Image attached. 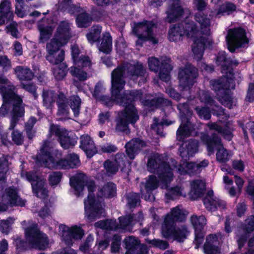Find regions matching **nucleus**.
I'll use <instances>...</instances> for the list:
<instances>
[{
	"label": "nucleus",
	"mask_w": 254,
	"mask_h": 254,
	"mask_svg": "<svg viewBox=\"0 0 254 254\" xmlns=\"http://www.w3.org/2000/svg\"><path fill=\"white\" fill-rule=\"evenodd\" d=\"M119 68L114 70L112 73L113 97L115 102L120 105L125 107L124 112L119 115L115 129L118 132L128 131V125L129 123L134 124L138 120L136 110L132 104V101L139 100L144 105L150 107L157 108L159 106L166 107L169 110L172 109L171 103L162 97L151 98L149 95H143L141 91L133 90L126 91L123 94H120L121 90L125 85V82L118 76V71Z\"/></svg>",
	"instance_id": "1"
},
{
	"label": "nucleus",
	"mask_w": 254,
	"mask_h": 254,
	"mask_svg": "<svg viewBox=\"0 0 254 254\" xmlns=\"http://www.w3.org/2000/svg\"><path fill=\"white\" fill-rule=\"evenodd\" d=\"M216 63L220 65L223 71L229 70V74L224 76L218 80H212L210 81L211 88L216 93L217 99L224 105L229 108H232L235 105L228 90L234 89L235 83L233 74L230 68L232 62L228 59L224 52H221L216 58Z\"/></svg>",
	"instance_id": "2"
},
{
	"label": "nucleus",
	"mask_w": 254,
	"mask_h": 254,
	"mask_svg": "<svg viewBox=\"0 0 254 254\" xmlns=\"http://www.w3.org/2000/svg\"><path fill=\"white\" fill-rule=\"evenodd\" d=\"M70 184L73 188L77 195H79L85 186L88 190V195L87 199L84 200V209L85 216L87 219L92 221L95 218L100 216L104 212L102 201L96 200L92 192L95 189V183L91 180H88L87 177L80 173L70 179Z\"/></svg>",
	"instance_id": "3"
},
{
	"label": "nucleus",
	"mask_w": 254,
	"mask_h": 254,
	"mask_svg": "<svg viewBox=\"0 0 254 254\" xmlns=\"http://www.w3.org/2000/svg\"><path fill=\"white\" fill-rule=\"evenodd\" d=\"M61 154L54 149L51 143L45 141L37 155L38 161L44 166L49 168L68 169L80 165L79 157L75 154H68L65 159H60Z\"/></svg>",
	"instance_id": "4"
},
{
	"label": "nucleus",
	"mask_w": 254,
	"mask_h": 254,
	"mask_svg": "<svg viewBox=\"0 0 254 254\" xmlns=\"http://www.w3.org/2000/svg\"><path fill=\"white\" fill-rule=\"evenodd\" d=\"M167 158L157 153L152 154L148 158L147 170L152 173L158 174L161 183V188L166 189L173 178V171L178 172V165L176 161L171 158L167 163Z\"/></svg>",
	"instance_id": "5"
},
{
	"label": "nucleus",
	"mask_w": 254,
	"mask_h": 254,
	"mask_svg": "<svg viewBox=\"0 0 254 254\" xmlns=\"http://www.w3.org/2000/svg\"><path fill=\"white\" fill-rule=\"evenodd\" d=\"M119 68V71H118V76L122 74L121 78L125 82L124 80L125 77H128L133 80L136 79L138 77L144 76L145 73V69L144 68L142 64L141 63H127L123 66H118L114 70ZM113 72H112V73ZM111 79H112V74H111ZM112 90H113V86H112ZM104 90L103 85L101 83H98L95 87L93 93V96L97 99H99L100 100L104 102L106 104L109 106L111 105V102L112 101L115 102L114 98L113 97V91H112V99L106 96H102L101 94Z\"/></svg>",
	"instance_id": "6"
},
{
	"label": "nucleus",
	"mask_w": 254,
	"mask_h": 254,
	"mask_svg": "<svg viewBox=\"0 0 254 254\" xmlns=\"http://www.w3.org/2000/svg\"><path fill=\"white\" fill-rule=\"evenodd\" d=\"M0 93L3 99V104L0 108V116L4 117L10 107H13V114L23 116L24 114V106L21 98L17 94V90L13 85L0 86Z\"/></svg>",
	"instance_id": "7"
},
{
	"label": "nucleus",
	"mask_w": 254,
	"mask_h": 254,
	"mask_svg": "<svg viewBox=\"0 0 254 254\" xmlns=\"http://www.w3.org/2000/svg\"><path fill=\"white\" fill-rule=\"evenodd\" d=\"M21 224L28 225L24 228V232L26 242L31 247L40 250H44L48 247L49 240L47 235L40 231L36 224L23 221Z\"/></svg>",
	"instance_id": "8"
},
{
	"label": "nucleus",
	"mask_w": 254,
	"mask_h": 254,
	"mask_svg": "<svg viewBox=\"0 0 254 254\" xmlns=\"http://www.w3.org/2000/svg\"><path fill=\"white\" fill-rule=\"evenodd\" d=\"M157 27L156 23L152 21H144L135 23L132 33L138 37L136 46H142L143 43L150 41L154 45L159 42V40L154 36L153 29Z\"/></svg>",
	"instance_id": "9"
},
{
	"label": "nucleus",
	"mask_w": 254,
	"mask_h": 254,
	"mask_svg": "<svg viewBox=\"0 0 254 254\" xmlns=\"http://www.w3.org/2000/svg\"><path fill=\"white\" fill-rule=\"evenodd\" d=\"M71 55L74 66L70 68L71 74L79 81L86 80L88 78L87 73L77 67L90 68L92 64L91 59L88 56L81 54L79 49H72Z\"/></svg>",
	"instance_id": "10"
},
{
	"label": "nucleus",
	"mask_w": 254,
	"mask_h": 254,
	"mask_svg": "<svg viewBox=\"0 0 254 254\" xmlns=\"http://www.w3.org/2000/svg\"><path fill=\"white\" fill-rule=\"evenodd\" d=\"M185 34L193 42L194 46L197 48H207L213 46V41L209 37L199 36L201 34L200 29L192 21H183Z\"/></svg>",
	"instance_id": "11"
},
{
	"label": "nucleus",
	"mask_w": 254,
	"mask_h": 254,
	"mask_svg": "<svg viewBox=\"0 0 254 254\" xmlns=\"http://www.w3.org/2000/svg\"><path fill=\"white\" fill-rule=\"evenodd\" d=\"M168 218L165 219L162 224V235L166 238L172 239L179 242H183L189 234L187 227L185 225L177 227Z\"/></svg>",
	"instance_id": "12"
},
{
	"label": "nucleus",
	"mask_w": 254,
	"mask_h": 254,
	"mask_svg": "<svg viewBox=\"0 0 254 254\" xmlns=\"http://www.w3.org/2000/svg\"><path fill=\"white\" fill-rule=\"evenodd\" d=\"M201 138L202 141L207 144L209 155L214 153L215 148L217 149L216 159L218 161L222 163L226 162L231 158L232 153L223 147L221 139L218 135L213 134L212 138L209 139L207 135L203 134Z\"/></svg>",
	"instance_id": "13"
},
{
	"label": "nucleus",
	"mask_w": 254,
	"mask_h": 254,
	"mask_svg": "<svg viewBox=\"0 0 254 254\" xmlns=\"http://www.w3.org/2000/svg\"><path fill=\"white\" fill-rule=\"evenodd\" d=\"M178 109L180 112L182 123L177 131V138L179 140L181 141L190 135L194 128L187 118V116L191 115V113L189 111L188 105L187 103L179 104Z\"/></svg>",
	"instance_id": "14"
},
{
	"label": "nucleus",
	"mask_w": 254,
	"mask_h": 254,
	"mask_svg": "<svg viewBox=\"0 0 254 254\" xmlns=\"http://www.w3.org/2000/svg\"><path fill=\"white\" fill-rule=\"evenodd\" d=\"M148 63L149 69L151 71L157 72L160 69L159 76L161 80L165 82L170 80V72L172 69L170 58L167 57H162L161 65L159 60L155 57L149 58Z\"/></svg>",
	"instance_id": "15"
},
{
	"label": "nucleus",
	"mask_w": 254,
	"mask_h": 254,
	"mask_svg": "<svg viewBox=\"0 0 254 254\" xmlns=\"http://www.w3.org/2000/svg\"><path fill=\"white\" fill-rule=\"evenodd\" d=\"M120 224H117L115 220H107L100 221L95 223L94 226L96 228H99L104 230H116L122 229L126 231L130 232L132 230L134 222L133 221L132 216L129 215L125 217H121L119 218Z\"/></svg>",
	"instance_id": "16"
},
{
	"label": "nucleus",
	"mask_w": 254,
	"mask_h": 254,
	"mask_svg": "<svg viewBox=\"0 0 254 254\" xmlns=\"http://www.w3.org/2000/svg\"><path fill=\"white\" fill-rule=\"evenodd\" d=\"M197 76L196 68L190 64H187L179 71V85L183 89H190L195 82Z\"/></svg>",
	"instance_id": "17"
},
{
	"label": "nucleus",
	"mask_w": 254,
	"mask_h": 254,
	"mask_svg": "<svg viewBox=\"0 0 254 254\" xmlns=\"http://www.w3.org/2000/svg\"><path fill=\"white\" fill-rule=\"evenodd\" d=\"M21 176L29 182H31L33 192L37 197L45 198L48 191L45 188V181L40 179L37 175L33 172H22Z\"/></svg>",
	"instance_id": "18"
},
{
	"label": "nucleus",
	"mask_w": 254,
	"mask_h": 254,
	"mask_svg": "<svg viewBox=\"0 0 254 254\" xmlns=\"http://www.w3.org/2000/svg\"><path fill=\"white\" fill-rule=\"evenodd\" d=\"M226 40L229 48H240L248 46L249 39L246 36L245 30L242 28L230 29Z\"/></svg>",
	"instance_id": "19"
},
{
	"label": "nucleus",
	"mask_w": 254,
	"mask_h": 254,
	"mask_svg": "<svg viewBox=\"0 0 254 254\" xmlns=\"http://www.w3.org/2000/svg\"><path fill=\"white\" fill-rule=\"evenodd\" d=\"M2 202L3 204H0V212L6 211L8 205L23 206L25 203V201L18 196L17 190L13 187H9L5 190L2 195Z\"/></svg>",
	"instance_id": "20"
},
{
	"label": "nucleus",
	"mask_w": 254,
	"mask_h": 254,
	"mask_svg": "<svg viewBox=\"0 0 254 254\" xmlns=\"http://www.w3.org/2000/svg\"><path fill=\"white\" fill-rule=\"evenodd\" d=\"M60 228L62 231V240L67 245H71L74 241L81 240L84 235L83 230L77 226L69 228L61 225Z\"/></svg>",
	"instance_id": "21"
},
{
	"label": "nucleus",
	"mask_w": 254,
	"mask_h": 254,
	"mask_svg": "<svg viewBox=\"0 0 254 254\" xmlns=\"http://www.w3.org/2000/svg\"><path fill=\"white\" fill-rule=\"evenodd\" d=\"M190 222L195 230V248L198 249L203 242L204 234L203 232L204 226L206 224V219L204 216L192 215Z\"/></svg>",
	"instance_id": "22"
},
{
	"label": "nucleus",
	"mask_w": 254,
	"mask_h": 254,
	"mask_svg": "<svg viewBox=\"0 0 254 254\" xmlns=\"http://www.w3.org/2000/svg\"><path fill=\"white\" fill-rule=\"evenodd\" d=\"M49 131L51 134L55 135L58 137L62 147L64 149H67L74 146L76 142L74 139L70 138L68 135L66 130L61 128L58 126L51 125Z\"/></svg>",
	"instance_id": "23"
},
{
	"label": "nucleus",
	"mask_w": 254,
	"mask_h": 254,
	"mask_svg": "<svg viewBox=\"0 0 254 254\" xmlns=\"http://www.w3.org/2000/svg\"><path fill=\"white\" fill-rule=\"evenodd\" d=\"M166 21L172 23L180 19L184 15V10L180 0H170L166 10Z\"/></svg>",
	"instance_id": "24"
},
{
	"label": "nucleus",
	"mask_w": 254,
	"mask_h": 254,
	"mask_svg": "<svg viewBox=\"0 0 254 254\" xmlns=\"http://www.w3.org/2000/svg\"><path fill=\"white\" fill-rule=\"evenodd\" d=\"M208 163L206 159H204L199 163L183 161L178 165V173L181 175L186 173L190 175L196 174L200 172L202 168L207 166Z\"/></svg>",
	"instance_id": "25"
},
{
	"label": "nucleus",
	"mask_w": 254,
	"mask_h": 254,
	"mask_svg": "<svg viewBox=\"0 0 254 254\" xmlns=\"http://www.w3.org/2000/svg\"><path fill=\"white\" fill-rule=\"evenodd\" d=\"M124 242L127 250L126 254H148L147 247L144 245H139L140 241L135 237H127Z\"/></svg>",
	"instance_id": "26"
},
{
	"label": "nucleus",
	"mask_w": 254,
	"mask_h": 254,
	"mask_svg": "<svg viewBox=\"0 0 254 254\" xmlns=\"http://www.w3.org/2000/svg\"><path fill=\"white\" fill-rule=\"evenodd\" d=\"M203 203L205 208L211 212L223 210L226 208V202L215 197L212 190H209L207 192L206 196L203 199Z\"/></svg>",
	"instance_id": "27"
},
{
	"label": "nucleus",
	"mask_w": 254,
	"mask_h": 254,
	"mask_svg": "<svg viewBox=\"0 0 254 254\" xmlns=\"http://www.w3.org/2000/svg\"><path fill=\"white\" fill-rule=\"evenodd\" d=\"M125 165V156L123 153L116 154L114 161L108 160L104 163V167L109 175L116 173L119 168L123 169Z\"/></svg>",
	"instance_id": "28"
},
{
	"label": "nucleus",
	"mask_w": 254,
	"mask_h": 254,
	"mask_svg": "<svg viewBox=\"0 0 254 254\" xmlns=\"http://www.w3.org/2000/svg\"><path fill=\"white\" fill-rule=\"evenodd\" d=\"M198 150V142L195 140H190L185 142L179 149L181 157L187 160L192 157Z\"/></svg>",
	"instance_id": "29"
},
{
	"label": "nucleus",
	"mask_w": 254,
	"mask_h": 254,
	"mask_svg": "<svg viewBox=\"0 0 254 254\" xmlns=\"http://www.w3.org/2000/svg\"><path fill=\"white\" fill-rule=\"evenodd\" d=\"M194 19L199 25L201 34L209 35L211 33V20L208 16L203 12H197L195 13Z\"/></svg>",
	"instance_id": "30"
},
{
	"label": "nucleus",
	"mask_w": 254,
	"mask_h": 254,
	"mask_svg": "<svg viewBox=\"0 0 254 254\" xmlns=\"http://www.w3.org/2000/svg\"><path fill=\"white\" fill-rule=\"evenodd\" d=\"M218 238L215 234H210L206 239L203 249L205 254H220V251L218 247Z\"/></svg>",
	"instance_id": "31"
},
{
	"label": "nucleus",
	"mask_w": 254,
	"mask_h": 254,
	"mask_svg": "<svg viewBox=\"0 0 254 254\" xmlns=\"http://www.w3.org/2000/svg\"><path fill=\"white\" fill-rule=\"evenodd\" d=\"M199 94L200 99L201 102L212 106V110L214 114L218 117L221 116H224L223 119L227 118L228 116L225 113L222 108L214 104V101L210 96L208 92L201 91Z\"/></svg>",
	"instance_id": "32"
},
{
	"label": "nucleus",
	"mask_w": 254,
	"mask_h": 254,
	"mask_svg": "<svg viewBox=\"0 0 254 254\" xmlns=\"http://www.w3.org/2000/svg\"><path fill=\"white\" fill-rule=\"evenodd\" d=\"M13 17L10 1L2 0L0 3V25L3 24L6 21L11 20Z\"/></svg>",
	"instance_id": "33"
},
{
	"label": "nucleus",
	"mask_w": 254,
	"mask_h": 254,
	"mask_svg": "<svg viewBox=\"0 0 254 254\" xmlns=\"http://www.w3.org/2000/svg\"><path fill=\"white\" fill-rule=\"evenodd\" d=\"M190 190L189 195L192 199L201 197L205 190V184L201 180H194L190 182Z\"/></svg>",
	"instance_id": "34"
},
{
	"label": "nucleus",
	"mask_w": 254,
	"mask_h": 254,
	"mask_svg": "<svg viewBox=\"0 0 254 254\" xmlns=\"http://www.w3.org/2000/svg\"><path fill=\"white\" fill-rule=\"evenodd\" d=\"M145 145V143L139 139H132L126 145L127 154L130 159H133L135 154Z\"/></svg>",
	"instance_id": "35"
},
{
	"label": "nucleus",
	"mask_w": 254,
	"mask_h": 254,
	"mask_svg": "<svg viewBox=\"0 0 254 254\" xmlns=\"http://www.w3.org/2000/svg\"><path fill=\"white\" fill-rule=\"evenodd\" d=\"M116 186L115 184L109 182L98 189L97 197L111 198L116 195Z\"/></svg>",
	"instance_id": "36"
},
{
	"label": "nucleus",
	"mask_w": 254,
	"mask_h": 254,
	"mask_svg": "<svg viewBox=\"0 0 254 254\" xmlns=\"http://www.w3.org/2000/svg\"><path fill=\"white\" fill-rule=\"evenodd\" d=\"M80 147L84 150L88 157H91L96 152L93 141L88 135L81 136Z\"/></svg>",
	"instance_id": "37"
},
{
	"label": "nucleus",
	"mask_w": 254,
	"mask_h": 254,
	"mask_svg": "<svg viewBox=\"0 0 254 254\" xmlns=\"http://www.w3.org/2000/svg\"><path fill=\"white\" fill-rule=\"evenodd\" d=\"M46 59L50 63L58 64L64 59V51L62 49H48Z\"/></svg>",
	"instance_id": "38"
},
{
	"label": "nucleus",
	"mask_w": 254,
	"mask_h": 254,
	"mask_svg": "<svg viewBox=\"0 0 254 254\" xmlns=\"http://www.w3.org/2000/svg\"><path fill=\"white\" fill-rule=\"evenodd\" d=\"M207 125L210 129L215 130L218 132L221 133L226 139L230 140L232 139L233 136L232 132L233 130V127L232 123L230 122L227 123L224 129H222L220 126L215 123H210Z\"/></svg>",
	"instance_id": "39"
},
{
	"label": "nucleus",
	"mask_w": 254,
	"mask_h": 254,
	"mask_svg": "<svg viewBox=\"0 0 254 254\" xmlns=\"http://www.w3.org/2000/svg\"><path fill=\"white\" fill-rule=\"evenodd\" d=\"M168 217L170 220L173 221L174 224H175L176 222L183 221L186 218V215L182 206H177L171 209L170 212L165 216L164 220Z\"/></svg>",
	"instance_id": "40"
},
{
	"label": "nucleus",
	"mask_w": 254,
	"mask_h": 254,
	"mask_svg": "<svg viewBox=\"0 0 254 254\" xmlns=\"http://www.w3.org/2000/svg\"><path fill=\"white\" fill-rule=\"evenodd\" d=\"M158 186V183L155 176H150L149 179L146 181L145 185V189L147 192L148 193V196L144 195L141 192L142 197L146 200L153 201L154 199V196L150 193V191L156 189Z\"/></svg>",
	"instance_id": "41"
},
{
	"label": "nucleus",
	"mask_w": 254,
	"mask_h": 254,
	"mask_svg": "<svg viewBox=\"0 0 254 254\" xmlns=\"http://www.w3.org/2000/svg\"><path fill=\"white\" fill-rule=\"evenodd\" d=\"M185 34L183 25L179 23L174 25L169 31V39L170 41L177 42L180 41L183 35Z\"/></svg>",
	"instance_id": "42"
},
{
	"label": "nucleus",
	"mask_w": 254,
	"mask_h": 254,
	"mask_svg": "<svg viewBox=\"0 0 254 254\" xmlns=\"http://www.w3.org/2000/svg\"><path fill=\"white\" fill-rule=\"evenodd\" d=\"M57 104L59 108L58 115L64 117L67 116L69 114V108L67 100L63 93H60L58 95Z\"/></svg>",
	"instance_id": "43"
},
{
	"label": "nucleus",
	"mask_w": 254,
	"mask_h": 254,
	"mask_svg": "<svg viewBox=\"0 0 254 254\" xmlns=\"http://www.w3.org/2000/svg\"><path fill=\"white\" fill-rule=\"evenodd\" d=\"M14 70L17 77L20 80H30L34 77L32 71L27 67L17 66Z\"/></svg>",
	"instance_id": "44"
},
{
	"label": "nucleus",
	"mask_w": 254,
	"mask_h": 254,
	"mask_svg": "<svg viewBox=\"0 0 254 254\" xmlns=\"http://www.w3.org/2000/svg\"><path fill=\"white\" fill-rule=\"evenodd\" d=\"M69 39V38L56 32L49 45L52 48H60L64 46Z\"/></svg>",
	"instance_id": "45"
},
{
	"label": "nucleus",
	"mask_w": 254,
	"mask_h": 254,
	"mask_svg": "<svg viewBox=\"0 0 254 254\" xmlns=\"http://www.w3.org/2000/svg\"><path fill=\"white\" fill-rule=\"evenodd\" d=\"M44 106L47 108H51L54 104L56 95L52 90H44L42 94Z\"/></svg>",
	"instance_id": "46"
},
{
	"label": "nucleus",
	"mask_w": 254,
	"mask_h": 254,
	"mask_svg": "<svg viewBox=\"0 0 254 254\" xmlns=\"http://www.w3.org/2000/svg\"><path fill=\"white\" fill-rule=\"evenodd\" d=\"M186 195V191L183 188L179 186L171 188L165 194L166 198L170 199H174L180 196H185Z\"/></svg>",
	"instance_id": "47"
},
{
	"label": "nucleus",
	"mask_w": 254,
	"mask_h": 254,
	"mask_svg": "<svg viewBox=\"0 0 254 254\" xmlns=\"http://www.w3.org/2000/svg\"><path fill=\"white\" fill-rule=\"evenodd\" d=\"M102 31V27L98 25H94L90 31L86 35L87 38L90 43H94L98 41L100 37Z\"/></svg>",
	"instance_id": "48"
},
{
	"label": "nucleus",
	"mask_w": 254,
	"mask_h": 254,
	"mask_svg": "<svg viewBox=\"0 0 254 254\" xmlns=\"http://www.w3.org/2000/svg\"><path fill=\"white\" fill-rule=\"evenodd\" d=\"M71 0H63L60 8L62 10H66L70 14H75L80 12V7L70 3Z\"/></svg>",
	"instance_id": "49"
},
{
	"label": "nucleus",
	"mask_w": 254,
	"mask_h": 254,
	"mask_svg": "<svg viewBox=\"0 0 254 254\" xmlns=\"http://www.w3.org/2000/svg\"><path fill=\"white\" fill-rule=\"evenodd\" d=\"M236 9V6L234 4L229 2H225L218 8L216 16L220 17L221 15H224L225 13L229 14L230 13L235 11Z\"/></svg>",
	"instance_id": "50"
},
{
	"label": "nucleus",
	"mask_w": 254,
	"mask_h": 254,
	"mask_svg": "<svg viewBox=\"0 0 254 254\" xmlns=\"http://www.w3.org/2000/svg\"><path fill=\"white\" fill-rule=\"evenodd\" d=\"M56 32L63 36L70 38V28L69 23L67 21L60 22L57 29Z\"/></svg>",
	"instance_id": "51"
},
{
	"label": "nucleus",
	"mask_w": 254,
	"mask_h": 254,
	"mask_svg": "<svg viewBox=\"0 0 254 254\" xmlns=\"http://www.w3.org/2000/svg\"><path fill=\"white\" fill-rule=\"evenodd\" d=\"M38 29L40 32V41L44 42L48 40L53 32V28L51 26L44 27L42 25H38Z\"/></svg>",
	"instance_id": "52"
},
{
	"label": "nucleus",
	"mask_w": 254,
	"mask_h": 254,
	"mask_svg": "<svg viewBox=\"0 0 254 254\" xmlns=\"http://www.w3.org/2000/svg\"><path fill=\"white\" fill-rule=\"evenodd\" d=\"M69 105L75 116L79 114L81 100L77 96H72L69 98Z\"/></svg>",
	"instance_id": "53"
},
{
	"label": "nucleus",
	"mask_w": 254,
	"mask_h": 254,
	"mask_svg": "<svg viewBox=\"0 0 254 254\" xmlns=\"http://www.w3.org/2000/svg\"><path fill=\"white\" fill-rule=\"evenodd\" d=\"M14 222V219L12 218H8L6 220L0 221V231L5 235L9 233L11 229V225Z\"/></svg>",
	"instance_id": "54"
},
{
	"label": "nucleus",
	"mask_w": 254,
	"mask_h": 254,
	"mask_svg": "<svg viewBox=\"0 0 254 254\" xmlns=\"http://www.w3.org/2000/svg\"><path fill=\"white\" fill-rule=\"evenodd\" d=\"M172 124V122L168 123L167 121H163L160 124H158V120L157 118H154V123L151 125V128L158 135L161 136H164L165 134L162 131V126L163 125L168 126Z\"/></svg>",
	"instance_id": "55"
},
{
	"label": "nucleus",
	"mask_w": 254,
	"mask_h": 254,
	"mask_svg": "<svg viewBox=\"0 0 254 254\" xmlns=\"http://www.w3.org/2000/svg\"><path fill=\"white\" fill-rule=\"evenodd\" d=\"M8 171V159L2 155L0 157V181L5 179V175Z\"/></svg>",
	"instance_id": "56"
},
{
	"label": "nucleus",
	"mask_w": 254,
	"mask_h": 254,
	"mask_svg": "<svg viewBox=\"0 0 254 254\" xmlns=\"http://www.w3.org/2000/svg\"><path fill=\"white\" fill-rule=\"evenodd\" d=\"M90 21V18L86 13L80 14L76 18V22L79 27H87Z\"/></svg>",
	"instance_id": "57"
},
{
	"label": "nucleus",
	"mask_w": 254,
	"mask_h": 254,
	"mask_svg": "<svg viewBox=\"0 0 254 254\" xmlns=\"http://www.w3.org/2000/svg\"><path fill=\"white\" fill-rule=\"evenodd\" d=\"M53 74L57 80L63 79L66 75L65 68L60 65H56L53 68Z\"/></svg>",
	"instance_id": "58"
},
{
	"label": "nucleus",
	"mask_w": 254,
	"mask_h": 254,
	"mask_svg": "<svg viewBox=\"0 0 254 254\" xmlns=\"http://www.w3.org/2000/svg\"><path fill=\"white\" fill-rule=\"evenodd\" d=\"M62 174L60 172H53L49 176V181L52 186H57L61 181Z\"/></svg>",
	"instance_id": "59"
},
{
	"label": "nucleus",
	"mask_w": 254,
	"mask_h": 254,
	"mask_svg": "<svg viewBox=\"0 0 254 254\" xmlns=\"http://www.w3.org/2000/svg\"><path fill=\"white\" fill-rule=\"evenodd\" d=\"M36 122V119L34 117H31L25 124V129L29 138H31L33 136L32 129Z\"/></svg>",
	"instance_id": "60"
},
{
	"label": "nucleus",
	"mask_w": 254,
	"mask_h": 254,
	"mask_svg": "<svg viewBox=\"0 0 254 254\" xmlns=\"http://www.w3.org/2000/svg\"><path fill=\"white\" fill-rule=\"evenodd\" d=\"M17 26L18 24L16 22L12 21L6 27V32L16 38L18 37L19 34Z\"/></svg>",
	"instance_id": "61"
},
{
	"label": "nucleus",
	"mask_w": 254,
	"mask_h": 254,
	"mask_svg": "<svg viewBox=\"0 0 254 254\" xmlns=\"http://www.w3.org/2000/svg\"><path fill=\"white\" fill-rule=\"evenodd\" d=\"M112 46V37L109 32H105L103 35L101 48H111Z\"/></svg>",
	"instance_id": "62"
},
{
	"label": "nucleus",
	"mask_w": 254,
	"mask_h": 254,
	"mask_svg": "<svg viewBox=\"0 0 254 254\" xmlns=\"http://www.w3.org/2000/svg\"><path fill=\"white\" fill-rule=\"evenodd\" d=\"M147 242L154 247L162 250L167 249L169 246L167 242L161 240L153 239L152 240H148Z\"/></svg>",
	"instance_id": "63"
},
{
	"label": "nucleus",
	"mask_w": 254,
	"mask_h": 254,
	"mask_svg": "<svg viewBox=\"0 0 254 254\" xmlns=\"http://www.w3.org/2000/svg\"><path fill=\"white\" fill-rule=\"evenodd\" d=\"M195 111H196L200 118L204 120H208L210 118L211 114L208 109L196 107L195 108Z\"/></svg>",
	"instance_id": "64"
}]
</instances>
